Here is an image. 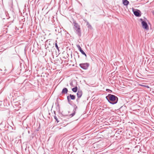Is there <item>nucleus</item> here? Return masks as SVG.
<instances>
[{
	"label": "nucleus",
	"instance_id": "nucleus-19",
	"mask_svg": "<svg viewBox=\"0 0 154 154\" xmlns=\"http://www.w3.org/2000/svg\"><path fill=\"white\" fill-rule=\"evenodd\" d=\"M78 98V97L76 99V101L78 102V103L79 102V98Z\"/></svg>",
	"mask_w": 154,
	"mask_h": 154
},
{
	"label": "nucleus",
	"instance_id": "nucleus-7",
	"mask_svg": "<svg viewBox=\"0 0 154 154\" xmlns=\"http://www.w3.org/2000/svg\"><path fill=\"white\" fill-rule=\"evenodd\" d=\"M74 108L73 110V113L70 115V116H71V117L74 116L75 114L76 113V111L78 108L77 106L75 105H74Z\"/></svg>",
	"mask_w": 154,
	"mask_h": 154
},
{
	"label": "nucleus",
	"instance_id": "nucleus-26",
	"mask_svg": "<svg viewBox=\"0 0 154 154\" xmlns=\"http://www.w3.org/2000/svg\"><path fill=\"white\" fill-rule=\"evenodd\" d=\"M2 123V122H1V124H0L1 125Z\"/></svg>",
	"mask_w": 154,
	"mask_h": 154
},
{
	"label": "nucleus",
	"instance_id": "nucleus-1",
	"mask_svg": "<svg viewBox=\"0 0 154 154\" xmlns=\"http://www.w3.org/2000/svg\"><path fill=\"white\" fill-rule=\"evenodd\" d=\"M106 99L110 104H114L116 103L118 101V97L115 95L108 94L106 97Z\"/></svg>",
	"mask_w": 154,
	"mask_h": 154
},
{
	"label": "nucleus",
	"instance_id": "nucleus-14",
	"mask_svg": "<svg viewBox=\"0 0 154 154\" xmlns=\"http://www.w3.org/2000/svg\"><path fill=\"white\" fill-rule=\"evenodd\" d=\"M55 47L57 49V50L59 51V48L57 44V41H56V43H55Z\"/></svg>",
	"mask_w": 154,
	"mask_h": 154
},
{
	"label": "nucleus",
	"instance_id": "nucleus-17",
	"mask_svg": "<svg viewBox=\"0 0 154 154\" xmlns=\"http://www.w3.org/2000/svg\"><path fill=\"white\" fill-rule=\"evenodd\" d=\"M142 86L147 88H149V87L148 85H142Z\"/></svg>",
	"mask_w": 154,
	"mask_h": 154
},
{
	"label": "nucleus",
	"instance_id": "nucleus-6",
	"mask_svg": "<svg viewBox=\"0 0 154 154\" xmlns=\"http://www.w3.org/2000/svg\"><path fill=\"white\" fill-rule=\"evenodd\" d=\"M134 14L136 17H139L141 15V12L140 11L138 10H136L135 11L133 10Z\"/></svg>",
	"mask_w": 154,
	"mask_h": 154
},
{
	"label": "nucleus",
	"instance_id": "nucleus-12",
	"mask_svg": "<svg viewBox=\"0 0 154 154\" xmlns=\"http://www.w3.org/2000/svg\"><path fill=\"white\" fill-rule=\"evenodd\" d=\"M79 50L82 54L84 55L86 57L87 55L85 53L84 51L82 50V48L80 49Z\"/></svg>",
	"mask_w": 154,
	"mask_h": 154
},
{
	"label": "nucleus",
	"instance_id": "nucleus-5",
	"mask_svg": "<svg viewBox=\"0 0 154 154\" xmlns=\"http://www.w3.org/2000/svg\"><path fill=\"white\" fill-rule=\"evenodd\" d=\"M142 27L146 30L149 29V26L147 23L145 21H142L141 22Z\"/></svg>",
	"mask_w": 154,
	"mask_h": 154
},
{
	"label": "nucleus",
	"instance_id": "nucleus-18",
	"mask_svg": "<svg viewBox=\"0 0 154 154\" xmlns=\"http://www.w3.org/2000/svg\"><path fill=\"white\" fill-rule=\"evenodd\" d=\"M63 31L65 32V34H69V33H68V32H67L66 30H63Z\"/></svg>",
	"mask_w": 154,
	"mask_h": 154
},
{
	"label": "nucleus",
	"instance_id": "nucleus-3",
	"mask_svg": "<svg viewBox=\"0 0 154 154\" xmlns=\"http://www.w3.org/2000/svg\"><path fill=\"white\" fill-rule=\"evenodd\" d=\"M89 63H80L79 64L80 66L84 69H87L89 67Z\"/></svg>",
	"mask_w": 154,
	"mask_h": 154
},
{
	"label": "nucleus",
	"instance_id": "nucleus-4",
	"mask_svg": "<svg viewBox=\"0 0 154 154\" xmlns=\"http://www.w3.org/2000/svg\"><path fill=\"white\" fill-rule=\"evenodd\" d=\"M67 100L68 102V103L69 104L71 105L70 103V102L71 101V100H74L75 98V96L74 95H72L71 94H70L69 96H68L67 97Z\"/></svg>",
	"mask_w": 154,
	"mask_h": 154
},
{
	"label": "nucleus",
	"instance_id": "nucleus-21",
	"mask_svg": "<svg viewBox=\"0 0 154 154\" xmlns=\"http://www.w3.org/2000/svg\"><path fill=\"white\" fill-rule=\"evenodd\" d=\"M1 17L2 18H3V19H5V18H4V17H3V16H1Z\"/></svg>",
	"mask_w": 154,
	"mask_h": 154
},
{
	"label": "nucleus",
	"instance_id": "nucleus-13",
	"mask_svg": "<svg viewBox=\"0 0 154 154\" xmlns=\"http://www.w3.org/2000/svg\"><path fill=\"white\" fill-rule=\"evenodd\" d=\"M87 25L88 26L87 27L88 28L91 29L92 28V27L91 26L89 23L88 22H87Z\"/></svg>",
	"mask_w": 154,
	"mask_h": 154
},
{
	"label": "nucleus",
	"instance_id": "nucleus-15",
	"mask_svg": "<svg viewBox=\"0 0 154 154\" xmlns=\"http://www.w3.org/2000/svg\"><path fill=\"white\" fill-rule=\"evenodd\" d=\"M54 119H55L57 123L59 122L58 120V119L57 118V117L56 116H54Z\"/></svg>",
	"mask_w": 154,
	"mask_h": 154
},
{
	"label": "nucleus",
	"instance_id": "nucleus-8",
	"mask_svg": "<svg viewBox=\"0 0 154 154\" xmlns=\"http://www.w3.org/2000/svg\"><path fill=\"white\" fill-rule=\"evenodd\" d=\"M82 94V92L81 90H79L77 93V95L78 98H81Z\"/></svg>",
	"mask_w": 154,
	"mask_h": 154
},
{
	"label": "nucleus",
	"instance_id": "nucleus-25",
	"mask_svg": "<svg viewBox=\"0 0 154 154\" xmlns=\"http://www.w3.org/2000/svg\"><path fill=\"white\" fill-rule=\"evenodd\" d=\"M140 20L141 21V22L142 21H143V19H140Z\"/></svg>",
	"mask_w": 154,
	"mask_h": 154
},
{
	"label": "nucleus",
	"instance_id": "nucleus-11",
	"mask_svg": "<svg viewBox=\"0 0 154 154\" xmlns=\"http://www.w3.org/2000/svg\"><path fill=\"white\" fill-rule=\"evenodd\" d=\"M77 87L75 86L72 89V91L74 92H76L77 91Z\"/></svg>",
	"mask_w": 154,
	"mask_h": 154
},
{
	"label": "nucleus",
	"instance_id": "nucleus-24",
	"mask_svg": "<svg viewBox=\"0 0 154 154\" xmlns=\"http://www.w3.org/2000/svg\"><path fill=\"white\" fill-rule=\"evenodd\" d=\"M140 20L141 21V22L142 21H143V19H140Z\"/></svg>",
	"mask_w": 154,
	"mask_h": 154
},
{
	"label": "nucleus",
	"instance_id": "nucleus-23",
	"mask_svg": "<svg viewBox=\"0 0 154 154\" xmlns=\"http://www.w3.org/2000/svg\"><path fill=\"white\" fill-rule=\"evenodd\" d=\"M0 5L1 6V7H2V8H3V6L2 5Z\"/></svg>",
	"mask_w": 154,
	"mask_h": 154
},
{
	"label": "nucleus",
	"instance_id": "nucleus-2",
	"mask_svg": "<svg viewBox=\"0 0 154 154\" xmlns=\"http://www.w3.org/2000/svg\"><path fill=\"white\" fill-rule=\"evenodd\" d=\"M73 24L74 26V29L77 35L80 36H81V30L80 26L75 21H74Z\"/></svg>",
	"mask_w": 154,
	"mask_h": 154
},
{
	"label": "nucleus",
	"instance_id": "nucleus-9",
	"mask_svg": "<svg viewBox=\"0 0 154 154\" xmlns=\"http://www.w3.org/2000/svg\"><path fill=\"white\" fill-rule=\"evenodd\" d=\"M68 92V90L67 88H64L62 90V93L63 94H65L67 93Z\"/></svg>",
	"mask_w": 154,
	"mask_h": 154
},
{
	"label": "nucleus",
	"instance_id": "nucleus-16",
	"mask_svg": "<svg viewBox=\"0 0 154 154\" xmlns=\"http://www.w3.org/2000/svg\"><path fill=\"white\" fill-rule=\"evenodd\" d=\"M77 47L78 48L79 50L80 49L82 48H81V47L79 45H77Z\"/></svg>",
	"mask_w": 154,
	"mask_h": 154
},
{
	"label": "nucleus",
	"instance_id": "nucleus-10",
	"mask_svg": "<svg viewBox=\"0 0 154 154\" xmlns=\"http://www.w3.org/2000/svg\"><path fill=\"white\" fill-rule=\"evenodd\" d=\"M123 3L125 6H127L129 4V2L127 0H122Z\"/></svg>",
	"mask_w": 154,
	"mask_h": 154
},
{
	"label": "nucleus",
	"instance_id": "nucleus-20",
	"mask_svg": "<svg viewBox=\"0 0 154 154\" xmlns=\"http://www.w3.org/2000/svg\"><path fill=\"white\" fill-rule=\"evenodd\" d=\"M106 91H112L111 90H110L109 89H106Z\"/></svg>",
	"mask_w": 154,
	"mask_h": 154
},
{
	"label": "nucleus",
	"instance_id": "nucleus-22",
	"mask_svg": "<svg viewBox=\"0 0 154 154\" xmlns=\"http://www.w3.org/2000/svg\"><path fill=\"white\" fill-rule=\"evenodd\" d=\"M3 13L4 15H5V13L4 11H3Z\"/></svg>",
	"mask_w": 154,
	"mask_h": 154
}]
</instances>
